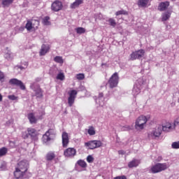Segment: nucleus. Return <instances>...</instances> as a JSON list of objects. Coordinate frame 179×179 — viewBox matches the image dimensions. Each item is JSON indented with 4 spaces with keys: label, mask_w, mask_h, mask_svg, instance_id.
Wrapping results in <instances>:
<instances>
[{
    "label": "nucleus",
    "mask_w": 179,
    "mask_h": 179,
    "mask_svg": "<svg viewBox=\"0 0 179 179\" xmlns=\"http://www.w3.org/2000/svg\"><path fill=\"white\" fill-rule=\"evenodd\" d=\"M170 167L169 163H157L151 167V173L153 174H156V173H160L162 171H164V170H167Z\"/></svg>",
    "instance_id": "obj_1"
},
{
    "label": "nucleus",
    "mask_w": 179,
    "mask_h": 179,
    "mask_svg": "<svg viewBox=\"0 0 179 179\" xmlns=\"http://www.w3.org/2000/svg\"><path fill=\"white\" fill-rule=\"evenodd\" d=\"M38 26H40V21L37 20H28L25 25V29H27V31H34V30H37Z\"/></svg>",
    "instance_id": "obj_2"
},
{
    "label": "nucleus",
    "mask_w": 179,
    "mask_h": 179,
    "mask_svg": "<svg viewBox=\"0 0 179 179\" xmlns=\"http://www.w3.org/2000/svg\"><path fill=\"white\" fill-rule=\"evenodd\" d=\"M55 136V130L49 129L43 136L42 141L44 143L48 144L50 141L52 139V136Z\"/></svg>",
    "instance_id": "obj_3"
},
{
    "label": "nucleus",
    "mask_w": 179,
    "mask_h": 179,
    "mask_svg": "<svg viewBox=\"0 0 179 179\" xmlns=\"http://www.w3.org/2000/svg\"><path fill=\"white\" fill-rule=\"evenodd\" d=\"M148 122V119H146V116H140L136 120L135 123V128L137 130L143 129L145 128V124Z\"/></svg>",
    "instance_id": "obj_4"
},
{
    "label": "nucleus",
    "mask_w": 179,
    "mask_h": 179,
    "mask_svg": "<svg viewBox=\"0 0 179 179\" xmlns=\"http://www.w3.org/2000/svg\"><path fill=\"white\" fill-rule=\"evenodd\" d=\"M160 135H162V126L157 127L148 134L149 139H156Z\"/></svg>",
    "instance_id": "obj_5"
},
{
    "label": "nucleus",
    "mask_w": 179,
    "mask_h": 179,
    "mask_svg": "<svg viewBox=\"0 0 179 179\" xmlns=\"http://www.w3.org/2000/svg\"><path fill=\"white\" fill-rule=\"evenodd\" d=\"M120 77H118V73H115L109 79L108 85L110 89H114L118 85Z\"/></svg>",
    "instance_id": "obj_6"
},
{
    "label": "nucleus",
    "mask_w": 179,
    "mask_h": 179,
    "mask_svg": "<svg viewBox=\"0 0 179 179\" xmlns=\"http://www.w3.org/2000/svg\"><path fill=\"white\" fill-rule=\"evenodd\" d=\"M145 55V50L141 49L135 52H132L130 55V61H135V59H141Z\"/></svg>",
    "instance_id": "obj_7"
},
{
    "label": "nucleus",
    "mask_w": 179,
    "mask_h": 179,
    "mask_svg": "<svg viewBox=\"0 0 179 179\" xmlns=\"http://www.w3.org/2000/svg\"><path fill=\"white\" fill-rule=\"evenodd\" d=\"M78 94V91L75 90H72L69 92V98H68V104L69 107H72L73 103H75V99H76V96Z\"/></svg>",
    "instance_id": "obj_8"
},
{
    "label": "nucleus",
    "mask_w": 179,
    "mask_h": 179,
    "mask_svg": "<svg viewBox=\"0 0 179 179\" xmlns=\"http://www.w3.org/2000/svg\"><path fill=\"white\" fill-rule=\"evenodd\" d=\"M64 157H68L69 159H72V157H75L76 156V149L74 148H66L64 151Z\"/></svg>",
    "instance_id": "obj_9"
},
{
    "label": "nucleus",
    "mask_w": 179,
    "mask_h": 179,
    "mask_svg": "<svg viewBox=\"0 0 179 179\" xmlns=\"http://www.w3.org/2000/svg\"><path fill=\"white\" fill-rule=\"evenodd\" d=\"M16 168L22 171L27 173V171L29 170V162L27 160L20 161L17 163Z\"/></svg>",
    "instance_id": "obj_10"
},
{
    "label": "nucleus",
    "mask_w": 179,
    "mask_h": 179,
    "mask_svg": "<svg viewBox=\"0 0 179 179\" xmlns=\"http://www.w3.org/2000/svg\"><path fill=\"white\" fill-rule=\"evenodd\" d=\"M103 145V143L100 141H91L87 143H85V146H88L89 149H97V148H100Z\"/></svg>",
    "instance_id": "obj_11"
},
{
    "label": "nucleus",
    "mask_w": 179,
    "mask_h": 179,
    "mask_svg": "<svg viewBox=\"0 0 179 179\" xmlns=\"http://www.w3.org/2000/svg\"><path fill=\"white\" fill-rule=\"evenodd\" d=\"M10 85H14L15 86H18L21 90H26V86L24 84H23V82H22L20 80H17V78H12L9 80Z\"/></svg>",
    "instance_id": "obj_12"
},
{
    "label": "nucleus",
    "mask_w": 179,
    "mask_h": 179,
    "mask_svg": "<svg viewBox=\"0 0 179 179\" xmlns=\"http://www.w3.org/2000/svg\"><path fill=\"white\" fill-rule=\"evenodd\" d=\"M63 7L62 2L59 1V0H55L51 5V9L54 12H59Z\"/></svg>",
    "instance_id": "obj_13"
},
{
    "label": "nucleus",
    "mask_w": 179,
    "mask_h": 179,
    "mask_svg": "<svg viewBox=\"0 0 179 179\" xmlns=\"http://www.w3.org/2000/svg\"><path fill=\"white\" fill-rule=\"evenodd\" d=\"M62 142L63 148H68V145H69V135L66 131H64L62 134Z\"/></svg>",
    "instance_id": "obj_14"
},
{
    "label": "nucleus",
    "mask_w": 179,
    "mask_h": 179,
    "mask_svg": "<svg viewBox=\"0 0 179 179\" xmlns=\"http://www.w3.org/2000/svg\"><path fill=\"white\" fill-rule=\"evenodd\" d=\"M28 135L31 136V139L33 141H37L38 138V132H37V130L33 128H28L27 129Z\"/></svg>",
    "instance_id": "obj_15"
},
{
    "label": "nucleus",
    "mask_w": 179,
    "mask_h": 179,
    "mask_svg": "<svg viewBox=\"0 0 179 179\" xmlns=\"http://www.w3.org/2000/svg\"><path fill=\"white\" fill-rule=\"evenodd\" d=\"M31 88L34 90V92H35V96L38 98V99H41V97H43V90H41V88H40L39 85H37L36 87H34V85L32 84L31 85Z\"/></svg>",
    "instance_id": "obj_16"
},
{
    "label": "nucleus",
    "mask_w": 179,
    "mask_h": 179,
    "mask_svg": "<svg viewBox=\"0 0 179 179\" xmlns=\"http://www.w3.org/2000/svg\"><path fill=\"white\" fill-rule=\"evenodd\" d=\"M25 174V171H23L17 168H15V170L14 171V177H15L16 179H23V177H24Z\"/></svg>",
    "instance_id": "obj_17"
},
{
    "label": "nucleus",
    "mask_w": 179,
    "mask_h": 179,
    "mask_svg": "<svg viewBox=\"0 0 179 179\" xmlns=\"http://www.w3.org/2000/svg\"><path fill=\"white\" fill-rule=\"evenodd\" d=\"M28 120L30 124H37V121L40 119L37 117V115L35 113H31L28 114Z\"/></svg>",
    "instance_id": "obj_18"
},
{
    "label": "nucleus",
    "mask_w": 179,
    "mask_h": 179,
    "mask_svg": "<svg viewBox=\"0 0 179 179\" xmlns=\"http://www.w3.org/2000/svg\"><path fill=\"white\" fill-rule=\"evenodd\" d=\"M176 128V126L172 125L171 123H166V125L162 127V131L164 132H170V131H173Z\"/></svg>",
    "instance_id": "obj_19"
},
{
    "label": "nucleus",
    "mask_w": 179,
    "mask_h": 179,
    "mask_svg": "<svg viewBox=\"0 0 179 179\" xmlns=\"http://www.w3.org/2000/svg\"><path fill=\"white\" fill-rule=\"evenodd\" d=\"M170 6V2L169 1H165V2H161L158 6V9L161 11L163 12L167 9Z\"/></svg>",
    "instance_id": "obj_20"
},
{
    "label": "nucleus",
    "mask_w": 179,
    "mask_h": 179,
    "mask_svg": "<svg viewBox=\"0 0 179 179\" xmlns=\"http://www.w3.org/2000/svg\"><path fill=\"white\" fill-rule=\"evenodd\" d=\"M50 47L47 45H42L41 49L40 51V55H45L48 52Z\"/></svg>",
    "instance_id": "obj_21"
},
{
    "label": "nucleus",
    "mask_w": 179,
    "mask_h": 179,
    "mask_svg": "<svg viewBox=\"0 0 179 179\" xmlns=\"http://www.w3.org/2000/svg\"><path fill=\"white\" fill-rule=\"evenodd\" d=\"M171 16V13L170 12H169V11L164 12L162 15V21L166 22V21L169 20V19H170Z\"/></svg>",
    "instance_id": "obj_22"
},
{
    "label": "nucleus",
    "mask_w": 179,
    "mask_h": 179,
    "mask_svg": "<svg viewBox=\"0 0 179 179\" xmlns=\"http://www.w3.org/2000/svg\"><path fill=\"white\" fill-rule=\"evenodd\" d=\"M141 163V162L138 159H133L131 162H130L128 164V166L129 167V169H132V167H138V166H139V164Z\"/></svg>",
    "instance_id": "obj_23"
},
{
    "label": "nucleus",
    "mask_w": 179,
    "mask_h": 179,
    "mask_svg": "<svg viewBox=\"0 0 179 179\" xmlns=\"http://www.w3.org/2000/svg\"><path fill=\"white\" fill-rule=\"evenodd\" d=\"M53 159H55V153L52 151H50L46 155V160L48 162H52Z\"/></svg>",
    "instance_id": "obj_24"
},
{
    "label": "nucleus",
    "mask_w": 179,
    "mask_h": 179,
    "mask_svg": "<svg viewBox=\"0 0 179 179\" xmlns=\"http://www.w3.org/2000/svg\"><path fill=\"white\" fill-rule=\"evenodd\" d=\"M6 59L8 61H12L13 59V57H15V55L10 52V50H8L7 52L4 55Z\"/></svg>",
    "instance_id": "obj_25"
},
{
    "label": "nucleus",
    "mask_w": 179,
    "mask_h": 179,
    "mask_svg": "<svg viewBox=\"0 0 179 179\" xmlns=\"http://www.w3.org/2000/svg\"><path fill=\"white\" fill-rule=\"evenodd\" d=\"M76 166H80L82 169H86L87 167V164L84 160L79 159L76 164Z\"/></svg>",
    "instance_id": "obj_26"
},
{
    "label": "nucleus",
    "mask_w": 179,
    "mask_h": 179,
    "mask_svg": "<svg viewBox=\"0 0 179 179\" xmlns=\"http://www.w3.org/2000/svg\"><path fill=\"white\" fill-rule=\"evenodd\" d=\"M83 3V1L82 0H76L75 2L71 3V9H76L79 6V5H82Z\"/></svg>",
    "instance_id": "obj_27"
},
{
    "label": "nucleus",
    "mask_w": 179,
    "mask_h": 179,
    "mask_svg": "<svg viewBox=\"0 0 179 179\" xmlns=\"http://www.w3.org/2000/svg\"><path fill=\"white\" fill-rule=\"evenodd\" d=\"M148 3H149V0H138V6H141V8H146Z\"/></svg>",
    "instance_id": "obj_28"
},
{
    "label": "nucleus",
    "mask_w": 179,
    "mask_h": 179,
    "mask_svg": "<svg viewBox=\"0 0 179 179\" xmlns=\"http://www.w3.org/2000/svg\"><path fill=\"white\" fill-rule=\"evenodd\" d=\"M104 96V94H103V92H100L99 94V96H98V99L97 100H101V101L99 102V106H101V107H103V106H104V98H103Z\"/></svg>",
    "instance_id": "obj_29"
},
{
    "label": "nucleus",
    "mask_w": 179,
    "mask_h": 179,
    "mask_svg": "<svg viewBox=\"0 0 179 179\" xmlns=\"http://www.w3.org/2000/svg\"><path fill=\"white\" fill-rule=\"evenodd\" d=\"M132 93L134 96H138V94L141 93V89H139L138 86L134 85Z\"/></svg>",
    "instance_id": "obj_30"
},
{
    "label": "nucleus",
    "mask_w": 179,
    "mask_h": 179,
    "mask_svg": "<svg viewBox=\"0 0 179 179\" xmlns=\"http://www.w3.org/2000/svg\"><path fill=\"white\" fill-rule=\"evenodd\" d=\"M55 62H57V64H64V59H62V57L61 56H56L54 58Z\"/></svg>",
    "instance_id": "obj_31"
},
{
    "label": "nucleus",
    "mask_w": 179,
    "mask_h": 179,
    "mask_svg": "<svg viewBox=\"0 0 179 179\" xmlns=\"http://www.w3.org/2000/svg\"><path fill=\"white\" fill-rule=\"evenodd\" d=\"M107 22L109 23L110 26H112V27H115V26H117V22L114 18H109Z\"/></svg>",
    "instance_id": "obj_32"
},
{
    "label": "nucleus",
    "mask_w": 179,
    "mask_h": 179,
    "mask_svg": "<svg viewBox=\"0 0 179 179\" xmlns=\"http://www.w3.org/2000/svg\"><path fill=\"white\" fill-rule=\"evenodd\" d=\"M35 114L38 120H41V118H43V115H44L45 113H44V110H38V112H35Z\"/></svg>",
    "instance_id": "obj_33"
},
{
    "label": "nucleus",
    "mask_w": 179,
    "mask_h": 179,
    "mask_svg": "<svg viewBox=\"0 0 179 179\" xmlns=\"http://www.w3.org/2000/svg\"><path fill=\"white\" fill-rule=\"evenodd\" d=\"M120 15H124V16H128V11L124 10H120L115 13L116 16H120Z\"/></svg>",
    "instance_id": "obj_34"
},
{
    "label": "nucleus",
    "mask_w": 179,
    "mask_h": 179,
    "mask_svg": "<svg viewBox=\"0 0 179 179\" xmlns=\"http://www.w3.org/2000/svg\"><path fill=\"white\" fill-rule=\"evenodd\" d=\"M11 3H13V0H3L2 5L3 6H9Z\"/></svg>",
    "instance_id": "obj_35"
},
{
    "label": "nucleus",
    "mask_w": 179,
    "mask_h": 179,
    "mask_svg": "<svg viewBox=\"0 0 179 179\" xmlns=\"http://www.w3.org/2000/svg\"><path fill=\"white\" fill-rule=\"evenodd\" d=\"M50 17L46 16L43 18V23L45 26H50Z\"/></svg>",
    "instance_id": "obj_36"
},
{
    "label": "nucleus",
    "mask_w": 179,
    "mask_h": 179,
    "mask_svg": "<svg viewBox=\"0 0 179 179\" xmlns=\"http://www.w3.org/2000/svg\"><path fill=\"white\" fill-rule=\"evenodd\" d=\"M6 153H8V149H6V148H2L0 149V157L5 156Z\"/></svg>",
    "instance_id": "obj_37"
},
{
    "label": "nucleus",
    "mask_w": 179,
    "mask_h": 179,
    "mask_svg": "<svg viewBox=\"0 0 179 179\" xmlns=\"http://www.w3.org/2000/svg\"><path fill=\"white\" fill-rule=\"evenodd\" d=\"M89 135L93 136L96 135V131L94 130V127H90L87 131Z\"/></svg>",
    "instance_id": "obj_38"
},
{
    "label": "nucleus",
    "mask_w": 179,
    "mask_h": 179,
    "mask_svg": "<svg viewBox=\"0 0 179 179\" xmlns=\"http://www.w3.org/2000/svg\"><path fill=\"white\" fill-rule=\"evenodd\" d=\"M76 31L78 34H83L84 33H86V29L83 27H78L76 29Z\"/></svg>",
    "instance_id": "obj_39"
},
{
    "label": "nucleus",
    "mask_w": 179,
    "mask_h": 179,
    "mask_svg": "<svg viewBox=\"0 0 179 179\" xmlns=\"http://www.w3.org/2000/svg\"><path fill=\"white\" fill-rule=\"evenodd\" d=\"M57 79L58 80H65V75H64V73H59L57 74Z\"/></svg>",
    "instance_id": "obj_40"
},
{
    "label": "nucleus",
    "mask_w": 179,
    "mask_h": 179,
    "mask_svg": "<svg viewBox=\"0 0 179 179\" xmlns=\"http://www.w3.org/2000/svg\"><path fill=\"white\" fill-rule=\"evenodd\" d=\"M172 149H179V141L173 142L171 145Z\"/></svg>",
    "instance_id": "obj_41"
},
{
    "label": "nucleus",
    "mask_w": 179,
    "mask_h": 179,
    "mask_svg": "<svg viewBox=\"0 0 179 179\" xmlns=\"http://www.w3.org/2000/svg\"><path fill=\"white\" fill-rule=\"evenodd\" d=\"M76 78L78 79V80H83V79H85V74L83 73L77 74Z\"/></svg>",
    "instance_id": "obj_42"
},
{
    "label": "nucleus",
    "mask_w": 179,
    "mask_h": 179,
    "mask_svg": "<svg viewBox=\"0 0 179 179\" xmlns=\"http://www.w3.org/2000/svg\"><path fill=\"white\" fill-rule=\"evenodd\" d=\"M132 129V127L129 125H126L122 127V131H131Z\"/></svg>",
    "instance_id": "obj_43"
},
{
    "label": "nucleus",
    "mask_w": 179,
    "mask_h": 179,
    "mask_svg": "<svg viewBox=\"0 0 179 179\" xmlns=\"http://www.w3.org/2000/svg\"><path fill=\"white\" fill-rule=\"evenodd\" d=\"M94 160V158H93V157L92 155H89L87 157V162L88 163H93Z\"/></svg>",
    "instance_id": "obj_44"
},
{
    "label": "nucleus",
    "mask_w": 179,
    "mask_h": 179,
    "mask_svg": "<svg viewBox=\"0 0 179 179\" xmlns=\"http://www.w3.org/2000/svg\"><path fill=\"white\" fill-rule=\"evenodd\" d=\"M173 125L175 127L179 126V117H176L174 120Z\"/></svg>",
    "instance_id": "obj_45"
},
{
    "label": "nucleus",
    "mask_w": 179,
    "mask_h": 179,
    "mask_svg": "<svg viewBox=\"0 0 179 179\" xmlns=\"http://www.w3.org/2000/svg\"><path fill=\"white\" fill-rule=\"evenodd\" d=\"M3 79H5V74L2 71H0V80L3 82Z\"/></svg>",
    "instance_id": "obj_46"
},
{
    "label": "nucleus",
    "mask_w": 179,
    "mask_h": 179,
    "mask_svg": "<svg viewBox=\"0 0 179 179\" xmlns=\"http://www.w3.org/2000/svg\"><path fill=\"white\" fill-rule=\"evenodd\" d=\"M113 179H127V176H117V177H115Z\"/></svg>",
    "instance_id": "obj_47"
},
{
    "label": "nucleus",
    "mask_w": 179,
    "mask_h": 179,
    "mask_svg": "<svg viewBox=\"0 0 179 179\" xmlns=\"http://www.w3.org/2000/svg\"><path fill=\"white\" fill-rule=\"evenodd\" d=\"M8 99L10 100H16L17 98H16V96H15V95H9Z\"/></svg>",
    "instance_id": "obj_48"
},
{
    "label": "nucleus",
    "mask_w": 179,
    "mask_h": 179,
    "mask_svg": "<svg viewBox=\"0 0 179 179\" xmlns=\"http://www.w3.org/2000/svg\"><path fill=\"white\" fill-rule=\"evenodd\" d=\"M29 133H25L22 135V137L24 138V139H27V138H29Z\"/></svg>",
    "instance_id": "obj_49"
},
{
    "label": "nucleus",
    "mask_w": 179,
    "mask_h": 179,
    "mask_svg": "<svg viewBox=\"0 0 179 179\" xmlns=\"http://www.w3.org/2000/svg\"><path fill=\"white\" fill-rule=\"evenodd\" d=\"M1 170H5L6 169V165L5 164H2L0 166Z\"/></svg>",
    "instance_id": "obj_50"
},
{
    "label": "nucleus",
    "mask_w": 179,
    "mask_h": 179,
    "mask_svg": "<svg viewBox=\"0 0 179 179\" xmlns=\"http://www.w3.org/2000/svg\"><path fill=\"white\" fill-rule=\"evenodd\" d=\"M22 65H24V67L26 69L27 66H29V63L27 62H24Z\"/></svg>",
    "instance_id": "obj_51"
},
{
    "label": "nucleus",
    "mask_w": 179,
    "mask_h": 179,
    "mask_svg": "<svg viewBox=\"0 0 179 179\" xmlns=\"http://www.w3.org/2000/svg\"><path fill=\"white\" fill-rule=\"evenodd\" d=\"M118 153H119V155H125V151H124V150H119Z\"/></svg>",
    "instance_id": "obj_52"
},
{
    "label": "nucleus",
    "mask_w": 179,
    "mask_h": 179,
    "mask_svg": "<svg viewBox=\"0 0 179 179\" xmlns=\"http://www.w3.org/2000/svg\"><path fill=\"white\" fill-rule=\"evenodd\" d=\"M17 68H19L20 69H26V67H24V66H18Z\"/></svg>",
    "instance_id": "obj_53"
},
{
    "label": "nucleus",
    "mask_w": 179,
    "mask_h": 179,
    "mask_svg": "<svg viewBox=\"0 0 179 179\" xmlns=\"http://www.w3.org/2000/svg\"><path fill=\"white\" fill-rule=\"evenodd\" d=\"M162 159L163 158L162 157H159L158 159H157V162H162Z\"/></svg>",
    "instance_id": "obj_54"
},
{
    "label": "nucleus",
    "mask_w": 179,
    "mask_h": 179,
    "mask_svg": "<svg viewBox=\"0 0 179 179\" xmlns=\"http://www.w3.org/2000/svg\"><path fill=\"white\" fill-rule=\"evenodd\" d=\"M2 99H3L2 94H0V101H2Z\"/></svg>",
    "instance_id": "obj_55"
},
{
    "label": "nucleus",
    "mask_w": 179,
    "mask_h": 179,
    "mask_svg": "<svg viewBox=\"0 0 179 179\" xmlns=\"http://www.w3.org/2000/svg\"><path fill=\"white\" fill-rule=\"evenodd\" d=\"M171 1H176V0H171Z\"/></svg>",
    "instance_id": "obj_56"
}]
</instances>
